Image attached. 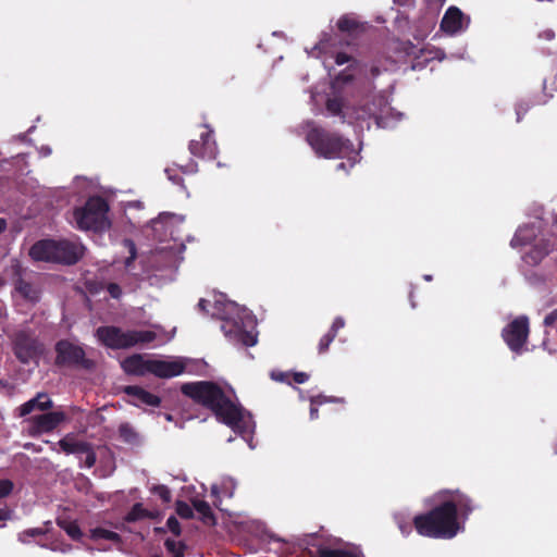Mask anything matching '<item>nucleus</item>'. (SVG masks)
<instances>
[{"instance_id":"40","label":"nucleus","mask_w":557,"mask_h":557,"mask_svg":"<svg viewBox=\"0 0 557 557\" xmlns=\"http://www.w3.org/2000/svg\"><path fill=\"white\" fill-rule=\"evenodd\" d=\"M334 338H335V337H334V333H332V334H330V333L325 334V335L321 338V341H320V343H319V350H320V352L325 351V350L329 348L330 344L333 342V339H334Z\"/></svg>"},{"instance_id":"21","label":"nucleus","mask_w":557,"mask_h":557,"mask_svg":"<svg viewBox=\"0 0 557 557\" xmlns=\"http://www.w3.org/2000/svg\"><path fill=\"white\" fill-rule=\"evenodd\" d=\"M537 230L539 227L534 224L519 227L510 242L511 247L517 248L530 245L536 238Z\"/></svg>"},{"instance_id":"4","label":"nucleus","mask_w":557,"mask_h":557,"mask_svg":"<svg viewBox=\"0 0 557 557\" xmlns=\"http://www.w3.org/2000/svg\"><path fill=\"white\" fill-rule=\"evenodd\" d=\"M307 126L309 127L306 134L307 141L318 156L327 159L346 158L349 161V166L357 162L358 152L354 150L350 143L329 136L310 123Z\"/></svg>"},{"instance_id":"3","label":"nucleus","mask_w":557,"mask_h":557,"mask_svg":"<svg viewBox=\"0 0 557 557\" xmlns=\"http://www.w3.org/2000/svg\"><path fill=\"white\" fill-rule=\"evenodd\" d=\"M198 308L222 321L221 329L233 344L255 346L258 342L257 320L245 307H240L220 294L210 299H200Z\"/></svg>"},{"instance_id":"49","label":"nucleus","mask_w":557,"mask_h":557,"mask_svg":"<svg viewBox=\"0 0 557 557\" xmlns=\"http://www.w3.org/2000/svg\"><path fill=\"white\" fill-rule=\"evenodd\" d=\"M125 246L127 247L129 253H131V257L129 259H134L135 258V245L133 242L131 240H125Z\"/></svg>"},{"instance_id":"36","label":"nucleus","mask_w":557,"mask_h":557,"mask_svg":"<svg viewBox=\"0 0 557 557\" xmlns=\"http://www.w3.org/2000/svg\"><path fill=\"white\" fill-rule=\"evenodd\" d=\"M148 513L146 512V510L143 508V506L140 504H137L133 507V509L131 510V512L127 515V520L129 521H135L137 519H140V518H144L146 517Z\"/></svg>"},{"instance_id":"8","label":"nucleus","mask_w":557,"mask_h":557,"mask_svg":"<svg viewBox=\"0 0 557 557\" xmlns=\"http://www.w3.org/2000/svg\"><path fill=\"white\" fill-rule=\"evenodd\" d=\"M189 363V360L182 357H163L151 359L150 361V373L163 377L170 379L182 374Z\"/></svg>"},{"instance_id":"57","label":"nucleus","mask_w":557,"mask_h":557,"mask_svg":"<svg viewBox=\"0 0 557 557\" xmlns=\"http://www.w3.org/2000/svg\"><path fill=\"white\" fill-rule=\"evenodd\" d=\"M76 184L89 185V182H87L85 178H77Z\"/></svg>"},{"instance_id":"51","label":"nucleus","mask_w":557,"mask_h":557,"mask_svg":"<svg viewBox=\"0 0 557 557\" xmlns=\"http://www.w3.org/2000/svg\"><path fill=\"white\" fill-rule=\"evenodd\" d=\"M348 61V57L344 53H337L335 58V62L338 65H342Z\"/></svg>"},{"instance_id":"19","label":"nucleus","mask_w":557,"mask_h":557,"mask_svg":"<svg viewBox=\"0 0 557 557\" xmlns=\"http://www.w3.org/2000/svg\"><path fill=\"white\" fill-rule=\"evenodd\" d=\"M150 361L143 356L134 355L122 362L123 370L128 374L146 375L150 373Z\"/></svg>"},{"instance_id":"18","label":"nucleus","mask_w":557,"mask_h":557,"mask_svg":"<svg viewBox=\"0 0 557 557\" xmlns=\"http://www.w3.org/2000/svg\"><path fill=\"white\" fill-rule=\"evenodd\" d=\"M39 352L38 344L26 336H18L15 342V355L24 363L34 360Z\"/></svg>"},{"instance_id":"62","label":"nucleus","mask_w":557,"mask_h":557,"mask_svg":"<svg viewBox=\"0 0 557 557\" xmlns=\"http://www.w3.org/2000/svg\"><path fill=\"white\" fill-rule=\"evenodd\" d=\"M546 36H547V38H552V37H553L552 32H547V33H546Z\"/></svg>"},{"instance_id":"44","label":"nucleus","mask_w":557,"mask_h":557,"mask_svg":"<svg viewBox=\"0 0 557 557\" xmlns=\"http://www.w3.org/2000/svg\"><path fill=\"white\" fill-rule=\"evenodd\" d=\"M376 123L381 127H393L394 122L388 116H376Z\"/></svg>"},{"instance_id":"9","label":"nucleus","mask_w":557,"mask_h":557,"mask_svg":"<svg viewBox=\"0 0 557 557\" xmlns=\"http://www.w3.org/2000/svg\"><path fill=\"white\" fill-rule=\"evenodd\" d=\"M529 334V320L527 317L515 319L503 330V337L508 347L515 352H521Z\"/></svg>"},{"instance_id":"61","label":"nucleus","mask_w":557,"mask_h":557,"mask_svg":"<svg viewBox=\"0 0 557 557\" xmlns=\"http://www.w3.org/2000/svg\"><path fill=\"white\" fill-rule=\"evenodd\" d=\"M395 1H396L397 3H399V4H405V3H407V2H408V0H395Z\"/></svg>"},{"instance_id":"43","label":"nucleus","mask_w":557,"mask_h":557,"mask_svg":"<svg viewBox=\"0 0 557 557\" xmlns=\"http://www.w3.org/2000/svg\"><path fill=\"white\" fill-rule=\"evenodd\" d=\"M345 321L343 318H336L332 324L331 330L329 331L330 334L334 333V337L336 336L338 330L344 327Z\"/></svg>"},{"instance_id":"11","label":"nucleus","mask_w":557,"mask_h":557,"mask_svg":"<svg viewBox=\"0 0 557 557\" xmlns=\"http://www.w3.org/2000/svg\"><path fill=\"white\" fill-rule=\"evenodd\" d=\"M326 109L332 115L341 114L343 120L349 124H355L360 120H364L374 115L375 113L371 109H355L350 107H344L342 101L338 99H329L326 102Z\"/></svg>"},{"instance_id":"45","label":"nucleus","mask_w":557,"mask_h":557,"mask_svg":"<svg viewBox=\"0 0 557 557\" xmlns=\"http://www.w3.org/2000/svg\"><path fill=\"white\" fill-rule=\"evenodd\" d=\"M108 292L113 298H119L121 296V288L116 284H109Z\"/></svg>"},{"instance_id":"31","label":"nucleus","mask_w":557,"mask_h":557,"mask_svg":"<svg viewBox=\"0 0 557 557\" xmlns=\"http://www.w3.org/2000/svg\"><path fill=\"white\" fill-rule=\"evenodd\" d=\"M337 26L342 32H354L359 27L357 20L352 16L345 15L337 22Z\"/></svg>"},{"instance_id":"32","label":"nucleus","mask_w":557,"mask_h":557,"mask_svg":"<svg viewBox=\"0 0 557 557\" xmlns=\"http://www.w3.org/2000/svg\"><path fill=\"white\" fill-rule=\"evenodd\" d=\"M77 457L79 458L81 462L87 468H91L96 462V456L91 450L89 444H86V449L81 451V455H78Z\"/></svg>"},{"instance_id":"14","label":"nucleus","mask_w":557,"mask_h":557,"mask_svg":"<svg viewBox=\"0 0 557 557\" xmlns=\"http://www.w3.org/2000/svg\"><path fill=\"white\" fill-rule=\"evenodd\" d=\"M58 363H77L84 358V350L67 341H61L57 345Z\"/></svg>"},{"instance_id":"41","label":"nucleus","mask_w":557,"mask_h":557,"mask_svg":"<svg viewBox=\"0 0 557 557\" xmlns=\"http://www.w3.org/2000/svg\"><path fill=\"white\" fill-rule=\"evenodd\" d=\"M329 48V44L324 40H321L312 50V55L320 57L322 53H326V49Z\"/></svg>"},{"instance_id":"50","label":"nucleus","mask_w":557,"mask_h":557,"mask_svg":"<svg viewBox=\"0 0 557 557\" xmlns=\"http://www.w3.org/2000/svg\"><path fill=\"white\" fill-rule=\"evenodd\" d=\"M41 531L39 529H30V530H27L25 531L24 533L21 534V540L22 541H25V536L26 535H29V536H34L38 533H40Z\"/></svg>"},{"instance_id":"55","label":"nucleus","mask_w":557,"mask_h":557,"mask_svg":"<svg viewBox=\"0 0 557 557\" xmlns=\"http://www.w3.org/2000/svg\"><path fill=\"white\" fill-rule=\"evenodd\" d=\"M8 518V511L4 509H0V521L5 520Z\"/></svg>"},{"instance_id":"56","label":"nucleus","mask_w":557,"mask_h":557,"mask_svg":"<svg viewBox=\"0 0 557 557\" xmlns=\"http://www.w3.org/2000/svg\"><path fill=\"white\" fill-rule=\"evenodd\" d=\"M7 227L5 220L0 219V233L3 232Z\"/></svg>"},{"instance_id":"60","label":"nucleus","mask_w":557,"mask_h":557,"mask_svg":"<svg viewBox=\"0 0 557 557\" xmlns=\"http://www.w3.org/2000/svg\"><path fill=\"white\" fill-rule=\"evenodd\" d=\"M338 169L339 170H345L346 169V164L344 162L339 163L338 164Z\"/></svg>"},{"instance_id":"64","label":"nucleus","mask_w":557,"mask_h":557,"mask_svg":"<svg viewBox=\"0 0 557 557\" xmlns=\"http://www.w3.org/2000/svg\"><path fill=\"white\" fill-rule=\"evenodd\" d=\"M311 99H312L313 101H317V96H315L314 94H312Z\"/></svg>"},{"instance_id":"35","label":"nucleus","mask_w":557,"mask_h":557,"mask_svg":"<svg viewBox=\"0 0 557 557\" xmlns=\"http://www.w3.org/2000/svg\"><path fill=\"white\" fill-rule=\"evenodd\" d=\"M151 492L158 495L164 503L171 502V492L165 485H156Z\"/></svg>"},{"instance_id":"16","label":"nucleus","mask_w":557,"mask_h":557,"mask_svg":"<svg viewBox=\"0 0 557 557\" xmlns=\"http://www.w3.org/2000/svg\"><path fill=\"white\" fill-rule=\"evenodd\" d=\"M211 131L201 134V141L191 140L189 144V150L194 156H200L203 158H214L216 154V144L211 138Z\"/></svg>"},{"instance_id":"30","label":"nucleus","mask_w":557,"mask_h":557,"mask_svg":"<svg viewBox=\"0 0 557 557\" xmlns=\"http://www.w3.org/2000/svg\"><path fill=\"white\" fill-rule=\"evenodd\" d=\"M193 505L196 511L201 517V519H203L207 522L212 521V511L208 503H206L205 500L196 499L193 502Z\"/></svg>"},{"instance_id":"46","label":"nucleus","mask_w":557,"mask_h":557,"mask_svg":"<svg viewBox=\"0 0 557 557\" xmlns=\"http://www.w3.org/2000/svg\"><path fill=\"white\" fill-rule=\"evenodd\" d=\"M557 321V309L547 314L544 319V324L547 326L553 325Z\"/></svg>"},{"instance_id":"27","label":"nucleus","mask_w":557,"mask_h":557,"mask_svg":"<svg viewBox=\"0 0 557 557\" xmlns=\"http://www.w3.org/2000/svg\"><path fill=\"white\" fill-rule=\"evenodd\" d=\"M58 525L73 540L81 541L83 539V532L74 520H67L63 518L58 519Z\"/></svg>"},{"instance_id":"23","label":"nucleus","mask_w":557,"mask_h":557,"mask_svg":"<svg viewBox=\"0 0 557 557\" xmlns=\"http://www.w3.org/2000/svg\"><path fill=\"white\" fill-rule=\"evenodd\" d=\"M86 442L79 441L73 434L65 435L62 440L59 441L58 445L61 450L65 454L81 455V451L86 449Z\"/></svg>"},{"instance_id":"29","label":"nucleus","mask_w":557,"mask_h":557,"mask_svg":"<svg viewBox=\"0 0 557 557\" xmlns=\"http://www.w3.org/2000/svg\"><path fill=\"white\" fill-rule=\"evenodd\" d=\"M165 548L170 557H184V544L182 541L168 539L165 541Z\"/></svg>"},{"instance_id":"17","label":"nucleus","mask_w":557,"mask_h":557,"mask_svg":"<svg viewBox=\"0 0 557 557\" xmlns=\"http://www.w3.org/2000/svg\"><path fill=\"white\" fill-rule=\"evenodd\" d=\"M125 393L128 396V401L134 406H151L156 407L160 404V399L158 396L138 387V386H127L125 388Z\"/></svg>"},{"instance_id":"26","label":"nucleus","mask_w":557,"mask_h":557,"mask_svg":"<svg viewBox=\"0 0 557 557\" xmlns=\"http://www.w3.org/2000/svg\"><path fill=\"white\" fill-rule=\"evenodd\" d=\"M15 292L22 298L28 301H37L39 298V290L32 284L21 280L15 286Z\"/></svg>"},{"instance_id":"38","label":"nucleus","mask_w":557,"mask_h":557,"mask_svg":"<svg viewBox=\"0 0 557 557\" xmlns=\"http://www.w3.org/2000/svg\"><path fill=\"white\" fill-rule=\"evenodd\" d=\"M166 527L174 535L181 534V525L175 517L172 516L168 519Z\"/></svg>"},{"instance_id":"63","label":"nucleus","mask_w":557,"mask_h":557,"mask_svg":"<svg viewBox=\"0 0 557 557\" xmlns=\"http://www.w3.org/2000/svg\"><path fill=\"white\" fill-rule=\"evenodd\" d=\"M395 115H396L397 120H400V117L403 116L401 113H396Z\"/></svg>"},{"instance_id":"39","label":"nucleus","mask_w":557,"mask_h":557,"mask_svg":"<svg viewBox=\"0 0 557 557\" xmlns=\"http://www.w3.org/2000/svg\"><path fill=\"white\" fill-rule=\"evenodd\" d=\"M13 490V483L9 480H0V498L8 496Z\"/></svg>"},{"instance_id":"37","label":"nucleus","mask_w":557,"mask_h":557,"mask_svg":"<svg viewBox=\"0 0 557 557\" xmlns=\"http://www.w3.org/2000/svg\"><path fill=\"white\" fill-rule=\"evenodd\" d=\"M176 512L182 517V518H190L193 516V509L189 505H187L186 503H183V502H177L176 504Z\"/></svg>"},{"instance_id":"6","label":"nucleus","mask_w":557,"mask_h":557,"mask_svg":"<svg viewBox=\"0 0 557 557\" xmlns=\"http://www.w3.org/2000/svg\"><path fill=\"white\" fill-rule=\"evenodd\" d=\"M97 338L104 346L121 349L139 344H146L158 337L156 331H126L123 332L114 326H103L97 330Z\"/></svg>"},{"instance_id":"59","label":"nucleus","mask_w":557,"mask_h":557,"mask_svg":"<svg viewBox=\"0 0 557 557\" xmlns=\"http://www.w3.org/2000/svg\"><path fill=\"white\" fill-rule=\"evenodd\" d=\"M41 152L47 156L51 152V150L49 148H41Z\"/></svg>"},{"instance_id":"53","label":"nucleus","mask_w":557,"mask_h":557,"mask_svg":"<svg viewBox=\"0 0 557 557\" xmlns=\"http://www.w3.org/2000/svg\"><path fill=\"white\" fill-rule=\"evenodd\" d=\"M183 171L186 172V173H193V172L196 171V164L191 163V164L188 165L187 169H184Z\"/></svg>"},{"instance_id":"7","label":"nucleus","mask_w":557,"mask_h":557,"mask_svg":"<svg viewBox=\"0 0 557 557\" xmlns=\"http://www.w3.org/2000/svg\"><path fill=\"white\" fill-rule=\"evenodd\" d=\"M183 224V218L180 215L171 214V213H162L158 219L153 220L151 223V227L156 235L163 240V237L170 235L174 242H177L178 231L177 227ZM184 246L182 243H175L174 246L171 247H161L159 249L160 253L166 255L168 264H173L177 261L178 255L182 252Z\"/></svg>"},{"instance_id":"33","label":"nucleus","mask_w":557,"mask_h":557,"mask_svg":"<svg viewBox=\"0 0 557 557\" xmlns=\"http://www.w3.org/2000/svg\"><path fill=\"white\" fill-rule=\"evenodd\" d=\"M120 435L127 443H135L138 438L137 433L128 424H122L120 426Z\"/></svg>"},{"instance_id":"58","label":"nucleus","mask_w":557,"mask_h":557,"mask_svg":"<svg viewBox=\"0 0 557 557\" xmlns=\"http://www.w3.org/2000/svg\"><path fill=\"white\" fill-rule=\"evenodd\" d=\"M165 172L168 173L170 181H172L174 183H178L180 182V180H176L174 176L170 175V171L169 170H166Z\"/></svg>"},{"instance_id":"12","label":"nucleus","mask_w":557,"mask_h":557,"mask_svg":"<svg viewBox=\"0 0 557 557\" xmlns=\"http://www.w3.org/2000/svg\"><path fill=\"white\" fill-rule=\"evenodd\" d=\"M84 250V247L79 243L58 240L57 255L60 256V259H55V262L73 264L83 257Z\"/></svg>"},{"instance_id":"42","label":"nucleus","mask_w":557,"mask_h":557,"mask_svg":"<svg viewBox=\"0 0 557 557\" xmlns=\"http://www.w3.org/2000/svg\"><path fill=\"white\" fill-rule=\"evenodd\" d=\"M396 520H397V523H398V528L399 530L401 531L403 534H409L410 531H411V525L409 522H405L403 521L400 515H396Z\"/></svg>"},{"instance_id":"34","label":"nucleus","mask_w":557,"mask_h":557,"mask_svg":"<svg viewBox=\"0 0 557 557\" xmlns=\"http://www.w3.org/2000/svg\"><path fill=\"white\" fill-rule=\"evenodd\" d=\"M47 541L48 542L46 544H44V546L50 548L51 550L66 553L72 549L71 545L64 544L59 540L48 539Z\"/></svg>"},{"instance_id":"5","label":"nucleus","mask_w":557,"mask_h":557,"mask_svg":"<svg viewBox=\"0 0 557 557\" xmlns=\"http://www.w3.org/2000/svg\"><path fill=\"white\" fill-rule=\"evenodd\" d=\"M109 206L100 197H90L73 211V221L82 231L104 232L110 228Z\"/></svg>"},{"instance_id":"54","label":"nucleus","mask_w":557,"mask_h":557,"mask_svg":"<svg viewBox=\"0 0 557 557\" xmlns=\"http://www.w3.org/2000/svg\"><path fill=\"white\" fill-rule=\"evenodd\" d=\"M318 417V410L314 407H311L310 409V418L315 419Z\"/></svg>"},{"instance_id":"28","label":"nucleus","mask_w":557,"mask_h":557,"mask_svg":"<svg viewBox=\"0 0 557 557\" xmlns=\"http://www.w3.org/2000/svg\"><path fill=\"white\" fill-rule=\"evenodd\" d=\"M321 557H363L358 550L322 549Z\"/></svg>"},{"instance_id":"52","label":"nucleus","mask_w":557,"mask_h":557,"mask_svg":"<svg viewBox=\"0 0 557 557\" xmlns=\"http://www.w3.org/2000/svg\"><path fill=\"white\" fill-rule=\"evenodd\" d=\"M272 379L275 380V381H284L285 379V374L280 372V373H276V372H272L271 374Z\"/></svg>"},{"instance_id":"2","label":"nucleus","mask_w":557,"mask_h":557,"mask_svg":"<svg viewBox=\"0 0 557 557\" xmlns=\"http://www.w3.org/2000/svg\"><path fill=\"white\" fill-rule=\"evenodd\" d=\"M182 392L195 401L210 408L218 419L239 433L250 448H255L250 435L255 431L251 414L225 398L222 391L210 382L184 384Z\"/></svg>"},{"instance_id":"15","label":"nucleus","mask_w":557,"mask_h":557,"mask_svg":"<svg viewBox=\"0 0 557 557\" xmlns=\"http://www.w3.org/2000/svg\"><path fill=\"white\" fill-rule=\"evenodd\" d=\"M65 420V414L62 411H53L39 414L34 418V431L36 433H46L55 429L61 422Z\"/></svg>"},{"instance_id":"13","label":"nucleus","mask_w":557,"mask_h":557,"mask_svg":"<svg viewBox=\"0 0 557 557\" xmlns=\"http://www.w3.org/2000/svg\"><path fill=\"white\" fill-rule=\"evenodd\" d=\"M57 251L58 240L44 239L30 248L29 255L36 261L55 262V259H60Z\"/></svg>"},{"instance_id":"25","label":"nucleus","mask_w":557,"mask_h":557,"mask_svg":"<svg viewBox=\"0 0 557 557\" xmlns=\"http://www.w3.org/2000/svg\"><path fill=\"white\" fill-rule=\"evenodd\" d=\"M548 250L546 249V245H534L530 248L529 251L524 252L522 256L523 261L529 265L537 264L546 255Z\"/></svg>"},{"instance_id":"20","label":"nucleus","mask_w":557,"mask_h":557,"mask_svg":"<svg viewBox=\"0 0 557 557\" xmlns=\"http://www.w3.org/2000/svg\"><path fill=\"white\" fill-rule=\"evenodd\" d=\"M52 406L50 397L45 393H39L35 398L24 403L18 408L21 417L32 413L34 410H46Z\"/></svg>"},{"instance_id":"22","label":"nucleus","mask_w":557,"mask_h":557,"mask_svg":"<svg viewBox=\"0 0 557 557\" xmlns=\"http://www.w3.org/2000/svg\"><path fill=\"white\" fill-rule=\"evenodd\" d=\"M89 537L99 544L102 542H108L111 544V546H119L121 543V537L116 532L102 527L90 529Z\"/></svg>"},{"instance_id":"47","label":"nucleus","mask_w":557,"mask_h":557,"mask_svg":"<svg viewBox=\"0 0 557 557\" xmlns=\"http://www.w3.org/2000/svg\"><path fill=\"white\" fill-rule=\"evenodd\" d=\"M309 379L308 374L305 373V372H296L294 374V380L296 383L298 384H301V383H305L307 382V380Z\"/></svg>"},{"instance_id":"1","label":"nucleus","mask_w":557,"mask_h":557,"mask_svg":"<svg viewBox=\"0 0 557 557\" xmlns=\"http://www.w3.org/2000/svg\"><path fill=\"white\" fill-rule=\"evenodd\" d=\"M436 498L432 511L414 517L416 530L426 537L451 539L463 529V521L472 511L470 500L457 491L438 493Z\"/></svg>"},{"instance_id":"48","label":"nucleus","mask_w":557,"mask_h":557,"mask_svg":"<svg viewBox=\"0 0 557 557\" xmlns=\"http://www.w3.org/2000/svg\"><path fill=\"white\" fill-rule=\"evenodd\" d=\"M350 78V75L341 74L334 82L333 87L337 88L342 83H346Z\"/></svg>"},{"instance_id":"10","label":"nucleus","mask_w":557,"mask_h":557,"mask_svg":"<svg viewBox=\"0 0 557 557\" xmlns=\"http://www.w3.org/2000/svg\"><path fill=\"white\" fill-rule=\"evenodd\" d=\"M470 23V18L457 7H449L441 22V30L449 36L465 32Z\"/></svg>"},{"instance_id":"24","label":"nucleus","mask_w":557,"mask_h":557,"mask_svg":"<svg viewBox=\"0 0 557 557\" xmlns=\"http://www.w3.org/2000/svg\"><path fill=\"white\" fill-rule=\"evenodd\" d=\"M235 487L236 483L232 478H224L221 480L219 485H212L211 493L218 499L223 497H232L234 495Z\"/></svg>"}]
</instances>
